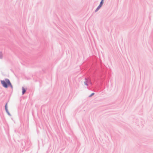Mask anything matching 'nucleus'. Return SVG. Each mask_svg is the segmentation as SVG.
I'll return each instance as SVG.
<instances>
[{
  "label": "nucleus",
  "mask_w": 153,
  "mask_h": 153,
  "mask_svg": "<svg viewBox=\"0 0 153 153\" xmlns=\"http://www.w3.org/2000/svg\"><path fill=\"white\" fill-rule=\"evenodd\" d=\"M1 82L3 86L5 88H7L8 85H10L12 87V85L8 79H6L4 80H2Z\"/></svg>",
  "instance_id": "f257e3e1"
},
{
  "label": "nucleus",
  "mask_w": 153,
  "mask_h": 153,
  "mask_svg": "<svg viewBox=\"0 0 153 153\" xmlns=\"http://www.w3.org/2000/svg\"><path fill=\"white\" fill-rule=\"evenodd\" d=\"M22 94H23L25 92L26 90L24 87L22 88Z\"/></svg>",
  "instance_id": "f03ea898"
},
{
  "label": "nucleus",
  "mask_w": 153,
  "mask_h": 153,
  "mask_svg": "<svg viewBox=\"0 0 153 153\" xmlns=\"http://www.w3.org/2000/svg\"><path fill=\"white\" fill-rule=\"evenodd\" d=\"M103 0H102V1H101L100 4L99 5H100V7H101L102 4H103Z\"/></svg>",
  "instance_id": "7ed1b4c3"
},
{
  "label": "nucleus",
  "mask_w": 153,
  "mask_h": 153,
  "mask_svg": "<svg viewBox=\"0 0 153 153\" xmlns=\"http://www.w3.org/2000/svg\"><path fill=\"white\" fill-rule=\"evenodd\" d=\"M7 104H6V105H5V109L6 110V111L7 112Z\"/></svg>",
  "instance_id": "20e7f679"
},
{
  "label": "nucleus",
  "mask_w": 153,
  "mask_h": 153,
  "mask_svg": "<svg viewBox=\"0 0 153 153\" xmlns=\"http://www.w3.org/2000/svg\"><path fill=\"white\" fill-rule=\"evenodd\" d=\"M94 94V93H92L90 96V97H91V96H92V95H93Z\"/></svg>",
  "instance_id": "39448f33"
},
{
  "label": "nucleus",
  "mask_w": 153,
  "mask_h": 153,
  "mask_svg": "<svg viewBox=\"0 0 153 153\" xmlns=\"http://www.w3.org/2000/svg\"><path fill=\"white\" fill-rule=\"evenodd\" d=\"M101 7H100V5H99L98 7V9H100Z\"/></svg>",
  "instance_id": "423d86ee"
},
{
  "label": "nucleus",
  "mask_w": 153,
  "mask_h": 153,
  "mask_svg": "<svg viewBox=\"0 0 153 153\" xmlns=\"http://www.w3.org/2000/svg\"><path fill=\"white\" fill-rule=\"evenodd\" d=\"M99 9H98V8L97 7L96 10V11H97Z\"/></svg>",
  "instance_id": "0eeeda50"
},
{
  "label": "nucleus",
  "mask_w": 153,
  "mask_h": 153,
  "mask_svg": "<svg viewBox=\"0 0 153 153\" xmlns=\"http://www.w3.org/2000/svg\"><path fill=\"white\" fill-rule=\"evenodd\" d=\"M85 85H87V83H86V82H85Z\"/></svg>",
  "instance_id": "6e6552de"
}]
</instances>
